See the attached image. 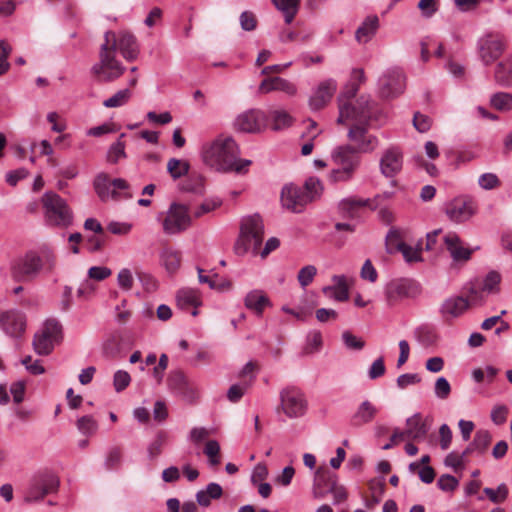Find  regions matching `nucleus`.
Returning a JSON list of instances; mask_svg holds the SVG:
<instances>
[{
	"label": "nucleus",
	"instance_id": "f257e3e1",
	"mask_svg": "<svg viewBox=\"0 0 512 512\" xmlns=\"http://www.w3.org/2000/svg\"><path fill=\"white\" fill-rule=\"evenodd\" d=\"M239 150L231 137L220 136L202 148L203 162L219 172H242L251 164L250 160H239Z\"/></svg>",
	"mask_w": 512,
	"mask_h": 512
},
{
	"label": "nucleus",
	"instance_id": "f03ea898",
	"mask_svg": "<svg viewBox=\"0 0 512 512\" xmlns=\"http://www.w3.org/2000/svg\"><path fill=\"white\" fill-rule=\"evenodd\" d=\"M56 264L57 258L52 249L31 250L12 262L11 275L18 282H32L41 273H52Z\"/></svg>",
	"mask_w": 512,
	"mask_h": 512
},
{
	"label": "nucleus",
	"instance_id": "7ed1b4c3",
	"mask_svg": "<svg viewBox=\"0 0 512 512\" xmlns=\"http://www.w3.org/2000/svg\"><path fill=\"white\" fill-rule=\"evenodd\" d=\"M365 79L363 69H353L350 82L346 84L343 91L338 96L339 117L337 123H344L347 121V118H351V116H355L356 114L358 116L360 115L359 119H363L364 114L362 113L364 111L379 108L378 104L372 100L370 96L362 95L353 101L360 84L364 83Z\"/></svg>",
	"mask_w": 512,
	"mask_h": 512
},
{
	"label": "nucleus",
	"instance_id": "20e7f679",
	"mask_svg": "<svg viewBox=\"0 0 512 512\" xmlns=\"http://www.w3.org/2000/svg\"><path fill=\"white\" fill-rule=\"evenodd\" d=\"M363 119H358V115L347 118L344 125L349 126L347 137L354 145L353 148L357 149L358 153H369L376 149L378 146V139L376 136L368 132L372 122H378L382 116L379 108L364 111Z\"/></svg>",
	"mask_w": 512,
	"mask_h": 512
},
{
	"label": "nucleus",
	"instance_id": "39448f33",
	"mask_svg": "<svg viewBox=\"0 0 512 512\" xmlns=\"http://www.w3.org/2000/svg\"><path fill=\"white\" fill-rule=\"evenodd\" d=\"M331 160L334 164L328 175L331 183L349 182L361 164L360 153L351 144L337 146L331 153Z\"/></svg>",
	"mask_w": 512,
	"mask_h": 512
},
{
	"label": "nucleus",
	"instance_id": "423d86ee",
	"mask_svg": "<svg viewBox=\"0 0 512 512\" xmlns=\"http://www.w3.org/2000/svg\"><path fill=\"white\" fill-rule=\"evenodd\" d=\"M322 190V184L317 178H309L303 187L286 185L282 189L281 202L286 209L299 213L313 201Z\"/></svg>",
	"mask_w": 512,
	"mask_h": 512
},
{
	"label": "nucleus",
	"instance_id": "0eeeda50",
	"mask_svg": "<svg viewBox=\"0 0 512 512\" xmlns=\"http://www.w3.org/2000/svg\"><path fill=\"white\" fill-rule=\"evenodd\" d=\"M264 238L263 220L258 214L244 217L241 220L240 234L234 245L238 255H244L249 250L258 253Z\"/></svg>",
	"mask_w": 512,
	"mask_h": 512
},
{
	"label": "nucleus",
	"instance_id": "6e6552de",
	"mask_svg": "<svg viewBox=\"0 0 512 512\" xmlns=\"http://www.w3.org/2000/svg\"><path fill=\"white\" fill-rule=\"evenodd\" d=\"M280 403L277 413H283L289 419L303 417L308 408V402L304 392L295 386L283 388L279 393Z\"/></svg>",
	"mask_w": 512,
	"mask_h": 512
},
{
	"label": "nucleus",
	"instance_id": "1a4fd4ad",
	"mask_svg": "<svg viewBox=\"0 0 512 512\" xmlns=\"http://www.w3.org/2000/svg\"><path fill=\"white\" fill-rule=\"evenodd\" d=\"M162 228L167 235H176L186 231L192 224L188 206L173 202L168 210L159 216Z\"/></svg>",
	"mask_w": 512,
	"mask_h": 512
},
{
	"label": "nucleus",
	"instance_id": "9d476101",
	"mask_svg": "<svg viewBox=\"0 0 512 512\" xmlns=\"http://www.w3.org/2000/svg\"><path fill=\"white\" fill-rule=\"evenodd\" d=\"M42 204L49 224L67 227L72 223V212L66 201L58 194L46 192L42 197Z\"/></svg>",
	"mask_w": 512,
	"mask_h": 512
},
{
	"label": "nucleus",
	"instance_id": "9b49d317",
	"mask_svg": "<svg viewBox=\"0 0 512 512\" xmlns=\"http://www.w3.org/2000/svg\"><path fill=\"white\" fill-rule=\"evenodd\" d=\"M125 72V67L117 60L115 54L105 49L99 51V61L91 68V74L100 83L113 82Z\"/></svg>",
	"mask_w": 512,
	"mask_h": 512
},
{
	"label": "nucleus",
	"instance_id": "f8f14e48",
	"mask_svg": "<svg viewBox=\"0 0 512 512\" xmlns=\"http://www.w3.org/2000/svg\"><path fill=\"white\" fill-rule=\"evenodd\" d=\"M100 49L112 54H120L124 59L133 61L139 54V45L133 34H105Z\"/></svg>",
	"mask_w": 512,
	"mask_h": 512
},
{
	"label": "nucleus",
	"instance_id": "ddd939ff",
	"mask_svg": "<svg viewBox=\"0 0 512 512\" xmlns=\"http://www.w3.org/2000/svg\"><path fill=\"white\" fill-rule=\"evenodd\" d=\"M62 338V327L55 319H48L41 331L35 334L33 340L34 351L42 356L49 355L54 345Z\"/></svg>",
	"mask_w": 512,
	"mask_h": 512
},
{
	"label": "nucleus",
	"instance_id": "4468645a",
	"mask_svg": "<svg viewBox=\"0 0 512 512\" xmlns=\"http://www.w3.org/2000/svg\"><path fill=\"white\" fill-rule=\"evenodd\" d=\"M422 292L421 285L413 279H395L390 281L385 288V298L389 306H394L400 301L416 298Z\"/></svg>",
	"mask_w": 512,
	"mask_h": 512
},
{
	"label": "nucleus",
	"instance_id": "2eb2a0df",
	"mask_svg": "<svg viewBox=\"0 0 512 512\" xmlns=\"http://www.w3.org/2000/svg\"><path fill=\"white\" fill-rule=\"evenodd\" d=\"M378 85L381 98L393 99L404 92L405 76L400 68H390L379 78Z\"/></svg>",
	"mask_w": 512,
	"mask_h": 512
},
{
	"label": "nucleus",
	"instance_id": "dca6fc26",
	"mask_svg": "<svg viewBox=\"0 0 512 512\" xmlns=\"http://www.w3.org/2000/svg\"><path fill=\"white\" fill-rule=\"evenodd\" d=\"M168 388L189 403L199 399L198 387L181 370L172 371L167 378Z\"/></svg>",
	"mask_w": 512,
	"mask_h": 512
},
{
	"label": "nucleus",
	"instance_id": "f3484780",
	"mask_svg": "<svg viewBox=\"0 0 512 512\" xmlns=\"http://www.w3.org/2000/svg\"><path fill=\"white\" fill-rule=\"evenodd\" d=\"M94 189L102 201H107L110 197L118 199L121 194L118 190L126 191L129 184L122 178L111 180L106 173H99L94 179Z\"/></svg>",
	"mask_w": 512,
	"mask_h": 512
},
{
	"label": "nucleus",
	"instance_id": "a211bd4d",
	"mask_svg": "<svg viewBox=\"0 0 512 512\" xmlns=\"http://www.w3.org/2000/svg\"><path fill=\"white\" fill-rule=\"evenodd\" d=\"M477 211L476 203L466 197L455 198L445 206L447 217L455 223H463L469 220Z\"/></svg>",
	"mask_w": 512,
	"mask_h": 512
},
{
	"label": "nucleus",
	"instance_id": "6ab92c4d",
	"mask_svg": "<svg viewBox=\"0 0 512 512\" xmlns=\"http://www.w3.org/2000/svg\"><path fill=\"white\" fill-rule=\"evenodd\" d=\"M505 44L499 34H485L478 45V52L481 60L490 65L503 53Z\"/></svg>",
	"mask_w": 512,
	"mask_h": 512
},
{
	"label": "nucleus",
	"instance_id": "aec40b11",
	"mask_svg": "<svg viewBox=\"0 0 512 512\" xmlns=\"http://www.w3.org/2000/svg\"><path fill=\"white\" fill-rule=\"evenodd\" d=\"M266 115L259 109H250L239 114L234 121V128L240 132L258 133L266 125Z\"/></svg>",
	"mask_w": 512,
	"mask_h": 512
},
{
	"label": "nucleus",
	"instance_id": "412c9836",
	"mask_svg": "<svg viewBox=\"0 0 512 512\" xmlns=\"http://www.w3.org/2000/svg\"><path fill=\"white\" fill-rule=\"evenodd\" d=\"M500 274L492 271L488 273L483 282L471 283L469 287V299L472 303H480L484 300V293H494L498 291L500 283Z\"/></svg>",
	"mask_w": 512,
	"mask_h": 512
},
{
	"label": "nucleus",
	"instance_id": "4be33fe9",
	"mask_svg": "<svg viewBox=\"0 0 512 512\" xmlns=\"http://www.w3.org/2000/svg\"><path fill=\"white\" fill-rule=\"evenodd\" d=\"M403 165V155L399 148L387 149L380 159V170L385 177H393L398 174Z\"/></svg>",
	"mask_w": 512,
	"mask_h": 512
},
{
	"label": "nucleus",
	"instance_id": "5701e85b",
	"mask_svg": "<svg viewBox=\"0 0 512 512\" xmlns=\"http://www.w3.org/2000/svg\"><path fill=\"white\" fill-rule=\"evenodd\" d=\"M336 89L337 83L333 79H327L321 82L315 93L310 97V108L314 111L324 108L330 102Z\"/></svg>",
	"mask_w": 512,
	"mask_h": 512
},
{
	"label": "nucleus",
	"instance_id": "b1692460",
	"mask_svg": "<svg viewBox=\"0 0 512 512\" xmlns=\"http://www.w3.org/2000/svg\"><path fill=\"white\" fill-rule=\"evenodd\" d=\"M1 326L6 334L11 337L21 336L26 328L25 315L19 311H8L1 315Z\"/></svg>",
	"mask_w": 512,
	"mask_h": 512
},
{
	"label": "nucleus",
	"instance_id": "393cba45",
	"mask_svg": "<svg viewBox=\"0 0 512 512\" xmlns=\"http://www.w3.org/2000/svg\"><path fill=\"white\" fill-rule=\"evenodd\" d=\"M444 243L454 261H467L472 255V250L465 247L459 236L450 232L444 237Z\"/></svg>",
	"mask_w": 512,
	"mask_h": 512
},
{
	"label": "nucleus",
	"instance_id": "a878e982",
	"mask_svg": "<svg viewBox=\"0 0 512 512\" xmlns=\"http://www.w3.org/2000/svg\"><path fill=\"white\" fill-rule=\"evenodd\" d=\"M332 282L333 285L325 286L322 289L323 294L339 302L347 301L349 299L348 278L344 275H334Z\"/></svg>",
	"mask_w": 512,
	"mask_h": 512
},
{
	"label": "nucleus",
	"instance_id": "bb28decb",
	"mask_svg": "<svg viewBox=\"0 0 512 512\" xmlns=\"http://www.w3.org/2000/svg\"><path fill=\"white\" fill-rule=\"evenodd\" d=\"M470 304L473 303L469 299L468 291L467 298L457 296L446 299L441 305L440 312L446 320L450 318H456L459 317L462 313H464V311L469 307Z\"/></svg>",
	"mask_w": 512,
	"mask_h": 512
},
{
	"label": "nucleus",
	"instance_id": "cd10ccee",
	"mask_svg": "<svg viewBox=\"0 0 512 512\" xmlns=\"http://www.w3.org/2000/svg\"><path fill=\"white\" fill-rule=\"evenodd\" d=\"M244 305L257 316H261L265 308L271 305V302L264 291L256 289L247 293L244 298Z\"/></svg>",
	"mask_w": 512,
	"mask_h": 512
},
{
	"label": "nucleus",
	"instance_id": "c85d7f7f",
	"mask_svg": "<svg viewBox=\"0 0 512 512\" xmlns=\"http://www.w3.org/2000/svg\"><path fill=\"white\" fill-rule=\"evenodd\" d=\"M177 305L183 309L188 310L193 308L191 314L196 316L198 314L197 307L201 305L200 294L198 290L192 288H183L177 293Z\"/></svg>",
	"mask_w": 512,
	"mask_h": 512
},
{
	"label": "nucleus",
	"instance_id": "c756f323",
	"mask_svg": "<svg viewBox=\"0 0 512 512\" xmlns=\"http://www.w3.org/2000/svg\"><path fill=\"white\" fill-rule=\"evenodd\" d=\"M31 483L38 487L39 490L43 492L44 496H46L58 491L60 481L57 475L52 472L45 471L36 475Z\"/></svg>",
	"mask_w": 512,
	"mask_h": 512
},
{
	"label": "nucleus",
	"instance_id": "7c9ffc66",
	"mask_svg": "<svg viewBox=\"0 0 512 512\" xmlns=\"http://www.w3.org/2000/svg\"><path fill=\"white\" fill-rule=\"evenodd\" d=\"M370 203L369 199H361L356 197H349L341 200L338 204V210L343 217L355 218L358 216L360 209L368 206Z\"/></svg>",
	"mask_w": 512,
	"mask_h": 512
},
{
	"label": "nucleus",
	"instance_id": "2f4dec72",
	"mask_svg": "<svg viewBox=\"0 0 512 512\" xmlns=\"http://www.w3.org/2000/svg\"><path fill=\"white\" fill-rule=\"evenodd\" d=\"M377 413L378 408L366 400L359 405L357 411L353 414L351 424L357 427L362 426L373 421Z\"/></svg>",
	"mask_w": 512,
	"mask_h": 512
},
{
	"label": "nucleus",
	"instance_id": "473e14b6",
	"mask_svg": "<svg viewBox=\"0 0 512 512\" xmlns=\"http://www.w3.org/2000/svg\"><path fill=\"white\" fill-rule=\"evenodd\" d=\"M406 437L407 439L419 441L428 433L427 425L422 421L420 414H415L406 421Z\"/></svg>",
	"mask_w": 512,
	"mask_h": 512
},
{
	"label": "nucleus",
	"instance_id": "72a5a7b5",
	"mask_svg": "<svg viewBox=\"0 0 512 512\" xmlns=\"http://www.w3.org/2000/svg\"><path fill=\"white\" fill-rule=\"evenodd\" d=\"M370 495H363L364 504L367 509H374L382 500L385 492V482L373 479L368 483Z\"/></svg>",
	"mask_w": 512,
	"mask_h": 512
},
{
	"label": "nucleus",
	"instance_id": "f704fd0d",
	"mask_svg": "<svg viewBox=\"0 0 512 512\" xmlns=\"http://www.w3.org/2000/svg\"><path fill=\"white\" fill-rule=\"evenodd\" d=\"M494 78L500 85L512 87V56L497 64Z\"/></svg>",
	"mask_w": 512,
	"mask_h": 512
},
{
	"label": "nucleus",
	"instance_id": "c9c22d12",
	"mask_svg": "<svg viewBox=\"0 0 512 512\" xmlns=\"http://www.w3.org/2000/svg\"><path fill=\"white\" fill-rule=\"evenodd\" d=\"M492 436L489 431L480 429L475 435L473 441L466 447V453L478 452L483 454L491 444Z\"/></svg>",
	"mask_w": 512,
	"mask_h": 512
},
{
	"label": "nucleus",
	"instance_id": "e433bc0d",
	"mask_svg": "<svg viewBox=\"0 0 512 512\" xmlns=\"http://www.w3.org/2000/svg\"><path fill=\"white\" fill-rule=\"evenodd\" d=\"M271 2L284 15L286 23L292 22L300 7V0H271Z\"/></svg>",
	"mask_w": 512,
	"mask_h": 512
},
{
	"label": "nucleus",
	"instance_id": "4c0bfd02",
	"mask_svg": "<svg viewBox=\"0 0 512 512\" xmlns=\"http://www.w3.org/2000/svg\"><path fill=\"white\" fill-rule=\"evenodd\" d=\"M223 494L222 487L217 483H210L205 490H201L196 494V500L199 505L208 507L211 499H219Z\"/></svg>",
	"mask_w": 512,
	"mask_h": 512
},
{
	"label": "nucleus",
	"instance_id": "58836bf2",
	"mask_svg": "<svg viewBox=\"0 0 512 512\" xmlns=\"http://www.w3.org/2000/svg\"><path fill=\"white\" fill-rule=\"evenodd\" d=\"M336 483L337 476L335 473H332L328 467L320 466L317 468L314 477V484L318 486H325L329 490L332 485Z\"/></svg>",
	"mask_w": 512,
	"mask_h": 512
},
{
	"label": "nucleus",
	"instance_id": "ea45409f",
	"mask_svg": "<svg viewBox=\"0 0 512 512\" xmlns=\"http://www.w3.org/2000/svg\"><path fill=\"white\" fill-rule=\"evenodd\" d=\"M272 129L281 130L292 125L293 118L283 110H274L271 112Z\"/></svg>",
	"mask_w": 512,
	"mask_h": 512
},
{
	"label": "nucleus",
	"instance_id": "a19ab883",
	"mask_svg": "<svg viewBox=\"0 0 512 512\" xmlns=\"http://www.w3.org/2000/svg\"><path fill=\"white\" fill-rule=\"evenodd\" d=\"M469 453H466V449L462 453L451 452L445 458V465L452 467L455 471L462 470L465 464L468 462Z\"/></svg>",
	"mask_w": 512,
	"mask_h": 512
},
{
	"label": "nucleus",
	"instance_id": "79ce46f5",
	"mask_svg": "<svg viewBox=\"0 0 512 512\" xmlns=\"http://www.w3.org/2000/svg\"><path fill=\"white\" fill-rule=\"evenodd\" d=\"M189 164L186 161L171 158L167 163V170L172 178L178 179L189 172Z\"/></svg>",
	"mask_w": 512,
	"mask_h": 512
},
{
	"label": "nucleus",
	"instance_id": "37998d69",
	"mask_svg": "<svg viewBox=\"0 0 512 512\" xmlns=\"http://www.w3.org/2000/svg\"><path fill=\"white\" fill-rule=\"evenodd\" d=\"M122 137H124V134L120 136L117 142L110 146L106 157L107 162L115 164L120 159L126 158L125 143L121 141Z\"/></svg>",
	"mask_w": 512,
	"mask_h": 512
},
{
	"label": "nucleus",
	"instance_id": "c03bdc74",
	"mask_svg": "<svg viewBox=\"0 0 512 512\" xmlns=\"http://www.w3.org/2000/svg\"><path fill=\"white\" fill-rule=\"evenodd\" d=\"M491 105L502 111L512 109V94L507 92H498L491 97Z\"/></svg>",
	"mask_w": 512,
	"mask_h": 512
},
{
	"label": "nucleus",
	"instance_id": "a18cd8bd",
	"mask_svg": "<svg viewBox=\"0 0 512 512\" xmlns=\"http://www.w3.org/2000/svg\"><path fill=\"white\" fill-rule=\"evenodd\" d=\"M162 259L166 270L170 273H174L180 267L181 254L178 251L165 250Z\"/></svg>",
	"mask_w": 512,
	"mask_h": 512
},
{
	"label": "nucleus",
	"instance_id": "49530a36",
	"mask_svg": "<svg viewBox=\"0 0 512 512\" xmlns=\"http://www.w3.org/2000/svg\"><path fill=\"white\" fill-rule=\"evenodd\" d=\"M130 97L131 91L129 89H123L106 99L103 105L107 108L121 107L129 101Z\"/></svg>",
	"mask_w": 512,
	"mask_h": 512
},
{
	"label": "nucleus",
	"instance_id": "de8ad7c7",
	"mask_svg": "<svg viewBox=\"0 0 512 512\" xmlns=\"http://www.w3.org/2000/svg\"><path fill=\"white\" fill-rule=\"evenodd\" d=\"M182 190L196 194L203 193L204 178L198 174L190 175L189 178L183 183Z\"/></svg>",
	"mask_w": 512,
	"mask_h": 512
},
{
	"label": "nucleus",
	"instance_id": "09e8293b",
	"mask_svg": "<svg viewBox=\"0 0 512 512\" xmlns=\"http://www.w3.org/2000/svg\"><path fill=\"white\" fill-rule=\"evenodd\" d=\"M322 335L320 332H313L307 336L306 345L303 348V354L311 355L318 352L322 347Z\"/></svg>",
	"mask_w": 512,
	"mask_h": 512
},
{
	"label": "nucleus",
	"instance_id": "8fccbe9b",
	"mask_svg": "<svg viewBox=\"0 0 512 512\" xmlns=\"http://www.w3.org/2000/svg\"><path fill=\"white\" fill-rule=\"evenodd\" d=\"M317 274V268L314 265H306L301 268L297 275V280L301 287L310 285Z\"/></svg>",
	"mask_w": 512,
	"mask_h": 512
},
{
	"label": "nucleus",
	"instance_id": "3c124183",
	"mask_svg": "<svg viewBox=\"0 0 512 512\" xmlns=\"http://www.w3.org/2000/svg\"><path fill=\"white\" fill-rule=\"evenodd\" d=\"M203 452L208 457L210 465L217 466L220 464V445L216 440L207 441Z\"/></svg>",
	"mask_w": 512,
	"mask_h": 512
},
{
	"label": "nucleus",
	"instance_id": "603ef678",
	"mask_svg": "<svg viewBox=\"0 0 512 512\" xmlns=\"http://www.w3.org/2000/svg\"><path fill=\"white\" fill-rule=\"evenodd\" d=\"M483 491L493 503H502L508 496V488L505 484H500L496 490L492 488H484Z\"/></svg>",
	"mask_w": 512,
	"mask_h": 512
},
{
	"label": "nucleus",
	"instance_id": "864d4df0",
	"mask_svg": "<svg viewBox=\"0 0 512 512\" xmlns=\"http://www.w3.org/2000/svg\"><path fill=\"white\" fill-rule=\"evenodd\" d=\"M122 456H123L122 449L120 447H113L109 451V453L106 457V461H105L106 468L108 470L118 469L121 465Z\"/></svg>",
	"mask_w": 512,
	"mask_h": 512
},
{
	"label": "nucleus",
	"instance_id": "5fc2aeb1",
	"mask_svg": "<svg viewBox=\"0 0 512 512\" xmlns=\"http://www.w3.org/2000/svg\"><path fill=\"white\" fill-rule=\"evenodd\" d=\"M398 250L403 254L407 262L421 261V249L413 248L406 243H398Z\"/></svg>",
	"mask_w": 512,
	"mask_h": 512
},
{
	"label": "nucleus",
	"instance_id": "6e6d98bb",
	"mask_svg": "<svg viewBox=\"0 0 512 512\" xmlns=\"http://www.w3.org/2000/svg\"><path fill=\"white\" fill-rule=\"evenodd\" d=\"M11 53V46L4 40H0V76L6 74L10 69L8 57Z\"/></svg>",
	"mask_w": 512,
	"mask_h": 512
},
{
	"label": "nucleus",
	"instance_id": "4d7b16f0",
	"mask_svg": "<svg viewBox=\"0 0 512 512\" xmlns=\"http://www.w3.org/2000/svg\"><path fill=\"white\" fill-rule=\"evenodd\" d=\"M167 441V434L164 431L158 432L154 441L150 444L148 452L151 458L159 456L162 452V448Z\"/></svg>",
	"mask_w": 512,
	"mask_h": 512
},
{
	"label": "nucleus",
	"instance_id": "13d9d810",
	"mask_svg": "<svg viewBox=\"0 0 512 512\" xmlns=\"http://www.w3.org/2000/svg\"><path fill=\"white\" fill-rule=\"evenodd\" d=\"M97 422L92 416H83L77 421V428L85 435L93 434L97 430Z\"/></svg>",
	"mask_w": 512,
	"mask_h": 512
},
{
	"label": "nucleus",
	"instance_id": "bf43d9fd",
	"mask_svg": "<svg viewBox=\"0 0 512 512\" xmlns=\"http://www.w3.org/2000/svg\"><path fill=\"white\" fill-rule=\"evenodd\" d=\"M434 392L436 397L445 400L451 393V385L448 380L444 377L437 378L434 386Z\"/></svg>",
	"mask_w": 512,
	"mask_h": 512
},
{
	"label": "nucleus",
	"instance_id": "052dcab7",
	"mask_svg": "<svg viewBox=\"0 0 512 512\" xmlns=\"http://www.w3.org/2000/svg\"><path fill=\"white\" fill-rule=\"evenodd\" d=\"M415 333L417 340L424 346H431L436 341L434 332L428 327H419Z\"/></svg>",
	"mask_w": 512,
	"mask_h": 512
},
{
	"label": "nucleus",
	"instance_id": "680f3d73",
	"mask_svg": "<svg viewBox=\"0 0 512 512\" xmlns=\"http://www.w3.org/2000/svg\"><path fill=\"white\" fill-rule=\"evenodd\" d=\"M131 382V377L128 372L118 370L113 377V385L117 392H121L126 389Z\"/></svg>",
	"mask_w": 512,
	"mask_h": 512
},
{
	"label": "nucleus",
	"instance_id": "e2e57ef3",
	"mask_svg": "<svg viewBox=\"0 0 512 512\" xmlns=\"http://www.w3.org/2000/svg\"><path fill=\"white\" fill-rule=\"evenodd\" d=\"M104 354L109 358H116L120 353V341L118 337H110L103 345Z\"/></svg>",
	"mask_w": 512,
	"mask_h": 512
},
{
	"label": "nucleus",
	"instance_id": "0e129e2a",
	"mask_svg": "<svg viewBox=\"0 0 512 512\" xmlns=\"http://www.w3.org/2000/svg\"><path fill=\"white\" fill-rule=\"evenodd\" d=\"M249 387H250V383H246V382H242L241 384H234L229 388L228 393H227V398L229 399V401L236 403L242 398L245 391Z\"/></svg>",
	"mask_w": 512,
	"mask_h": 512
},
{
	"label": "nucleus",
	"instance_id": "69168bd1",
	"mask_svg": "<svg viewBox=\"0 0 512 512\" xmlns=\"http://www.w3.org/2000/svg\"><path fill=\"white\" fill-rule=\"evenodd\" d=\"M239 20H240L241 28L245 31H252L257 28V23H258L257 17L251 11H244L240 15Z\"/></svg>",
	"mask_w": 512,
	"mask_h": 512
},
{
	"label": "nucleus",
	"instance_id": "338daca9",
	"mask_svg": "<svg viewBox=\"0 0 512 512\" xmlns=\"http://www.w3.org/2000/svg\"><path fill=\"white\" fill-rule=\"evenodd\" d=\"M112 274L111 269L103 266H93L88 270V280L102 281Z\"/></svg>",
	"mask_w": 512,
	"mask_h": 512
},
{
	"label": "nucleus",
	"instance_id": "774afa93",
	"mask_svg": "<svg viewBox=\"0 0 512 512\" xmlns=\"http://www.w3.org/2000/svg\"><path fill=\"white\" fill-rule=\"evenodd\" d=\"M118 285L124 290H131L133 287L134 279L129 269L124 268L120 270L117 276Z\"/></svg>",
	"mask_w": 512,
	"mask_h": 512
}]
</instances>
